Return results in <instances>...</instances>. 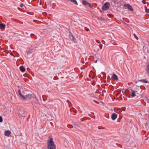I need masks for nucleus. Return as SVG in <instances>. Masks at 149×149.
Listing matches in <instances>:
<instances>
[{"label": "nucleus", "mask_w": 149, "mask_h": 149, "mask_svg": "<svg viewBox=\"0 0 149 149\" xmlns=\"http://www.w3.org/2000/svg\"><path fill=\"white\" fill-rule=\"evenodd\" d=\"M48 149H56V145L53 140H49L48 142Z\"/></svg>", "instance_id": "nucleus-1"}, {"label": "nucleus", "mask_w": 149, "mask_h": 149, "mask_svg": "<svg viewBox=\"0 0 149 149\" xmlns=\"http://www.w3.org/2000/svg\"><path fill=\"white\" fill-rule=\"evenodd\" d=\"M110 6V4L109 2H106L102 7V9L103 10H106L109 8Z\"/></svg>", "instance_id": "nucleus-2"}, {"label": "nucleus", "mask_w": 149, "mask_h": 149, "mask_svg": "<svg viewBox=\"0 0 149 149\" xmlns=\"http://www.w3.org/2000/svg\"><path fill=\"white\" fill-rule=\"evenodd\" d=\"M124 7L127 8V9L130 11H133V8L131 5L129 4H124Z\"/></svg>", "instance_id": "nucleus-3"}, {"label": "nucleus", "mask_w": 149, "mask_h": 149, "mask_svg": "<svg viewBox=\"0 0 149 149\" xmlns=\"http://www.w3.org/2000/svg\"><path fill=\"white\" fill-rule=\"evenodd\" d=\"M117 117V115L115 113H113L111 116V119L113 120H115Z\"/></svg>", "instance_id": "nucleus-4"}, {"label": "nucleus", "mask_w": 149, "mask_h": 149, "mask_svg": "<svg viewBox=\"0 0 149 149\" xmlns=\"http://www.w3.org/2000/svg\"><path fill=\"white\" fill-rule=\"evenodd\" d=\"M18 93L19 95H20V96L22 97V99L23 100H25L26 99V97H25V96L24 95H23L22 94L21 92V91L19 89L18 90Z\"/></svg>", "instance_id": "nucleus-5"}, {"label": "nucleus", "mask_w": 149, "mask_h": 149, "mask_svg": "<svg viewBox=\"0 0 149 149\" xmlns=\"http://www.w3.org/2000/svg\"><path fill=\"white\" fill-rule=\"evenodd\" d=\"M131 96L132 97H134L136 96L135 94V92L134 91H132L131 93Z\"/></svg>", "instance_id": "nucleus-6"}, {"label": "nucleus", "mask_w": 149, "mask_h": 149, "mask_svg": "<svg viewBox=\"0 0 149 149\" xmlns=\"http://www.w3.org/2000/svg\"><path fill=\"white\" fill-rule=\"evenodd\" d=\"M71 39L74 41L75 42H77V40L74 37L73 34L71 35V36L70 37Z\"/></svg>", "instance_id": "nucleus-7"}, {"label": "nucleus", "mask_w": 149, "mask_h": 149, "mask_svg": "<svg viewBox=\"0 0 149 149\" xmlns=\"http://www.w3.org/2000/svg\"><path fill=\"white\" fill-rule=\"evenodd\" d=\"M19 69L22 72H24L25 70V69L23 66H21L19 67Z\"/></svg>", "instance_id": "nucleus-8"}, {"label": "nucleus", "mask_w": 149, "mask_h": 149, "mask_svg": "<svg viewBox=\"0 0 149 149\" xmlns=\"http://www.w3.org/2000/svg\"><path fill=\"white\" fill-rule=\"evenodd\" d=\"M5 25L3 23L0 24V29H3L5 28Z\"/></svg>", "instance_id": "nucleus-9"}, {"label": "nucleus", "mask_w": 149, "mask_h": 149, "mask_svg": "<svg viewBox=\"0 0 149 149\" xmlns=\"http://www.w3.org/2000/svg\"><path fill=\"white\" fill-rule=\"evenodd\" d=\"M112 77L115 80H117L118 79V78L117 76L115 74H113Z\"/></svg>", "instance_id": "nucleus-10"}, {"label": "nucleus", "mask_w": 149, "mask_h": 149, "mask_svg": "<svg viewBox=\"0 0 149 149\" xmlns=\"http://www.w3.org/2000/svg\"><path fill=\"white\" fill-rule=\"evenodd\" d=\"M4 134L6 136H9V130H8V131H6L5 132Z\"/></svg>", "instance_id": "nucleus-11"}, {"label": "nucleus", "mask_w": 149, "mask_h": 149, "mask_svg": "<svg viewBox=\"0 0 149 149\" xmlns=\"http://www.w3.org/2000/svg\"><path fill=\"white\" fill-rule=\"evenodd\" d=\"M82 3L85 5H88V3L85 0H83L82 1Z\"/></svg>", "instance_id": "nucleus-12"}, {"label": "nucleus", "mask_w": 149, "mask_h": 149, "mask_svg": "<svg viewBox=\"0 0 149 149\" xmlns=\"http://www.w3.org/2000/svg\"><path fill=\"white\" fill-rule=\"evenodd\" d=\"M139 81H142L146 83H148V81L146 79H140L139 80Z\"/></svg>", "instance_id": "nucleus-13"}, {"label": "nucleus", "mask_w": 149, "mask_h": 149, "mask_svg": "<svg viewBox=\"0 0 149 149\" xmlns=\"http://www.w3.org/2000/svg\"><path fill=\"white\" fill-rule=\"evenodd\" d=\"M88 6L90 7L91 8H93V6L90 3H88Z\"/></svg>", "instance_id": "nucleus-14"}, {"label": "nucleus", "mask_w": 149, "mask_h": 149, "mask_svg": "<svg viewBox=\"0 0 149 149\" xmlns=\"http://www.w3.org/2000/svg\"><path fill=\"white\" fill-rule=\"evenodd\" d=\"M145 11L147 13H149V8L146 9H145Z\"/></svg>", "instance_id": "nucleus-15"}, {"label": "nucleus", "mask_w": 149, "mask_h": 149, "mask_svg": "<svg viewBox=\"0 0 149 149\" xmlns=\"http://www.w3.org/2000/svg\"><path fill=\"white\" fill-rule=\"evenodd\" d=\"M148 69L147 70V72L149 74V65L147 66Z\"/></svg>", "instance_id": "nucleus-16"}, {"label": "nucleus", "mask_w": 149, "mask_h": 149, "mask_svg": "<svg viewBox=\"0 0 149 149\" xmlns=\"http://www.w3.org/2000/svg\"><path fill=\"white\" fill-rule=\"evenodd\" d=\"M2 121H3L2 118L1 116H0V122H2Z\"/></svg>", "instance_id": "nucleus-17"}, {"label": "nucleus", "mask_w": 149, "mask_h": 149, "mask_svg": "<svg viewBox=\"0 0 149 149\" xmlns=\"http://www.w3.org/2000/svg\"><path fill=\"white\" fill-rule=\"evenodd\" d=\"M20 112H19V113H21L23 115L22 116H23V117L25 116V115L24 114V113H22L21 112V111H20Z\"/></svg>", "instance_id": "nucleus-18"}, {"label": "nucleus", "mask_w": 149, "mask_h": 149, "mask_svg": "<svg viewBox=\"0 0 149 149\" xmlns=\"http://www.w3.org/2000/svg\"><path fill=\"white\" fill-rule=\"evenodd\" d=\"M53 138L52 136H50L49 137V139L48 140H53Z\"/></svg>", "instance_id": "nucleus-19"}, {"label": "nucleus", "mask_w": 149, "mask_h": 149, "mask_svg": "<svg viewBox=\"0 0 149 149\" xmlns=\"http://www.w3.org/2000/svg\"><path fill=\"white\" fill-rule=\"evenodd\" d=\"M10 55L13 56L14 57H15V56L13 54H11V53H10Z\"/></svg>", "instance_id": "nucleus-20"}, {"label": "nucleus", "mask_w": 149, "mask_h": 149, "mask_svg": "<svg viewBox=\"0 0 149 149\" xmlns=\"http://www.w3.org/2000/svg\"><path fill=\"white\" fill-rule=\"evenodd\" d=\"M32 53V52L31 51H28L27 52V54H30Z\"/></svg>", "instance_id": "nucleus-21"}, {"label": "nucleus", "mask_w": 149, "mask_h": 149, "mask_svg": "<svg viewBox=\"0 0 149 149\" xmlns=\"http://www.w3.org/2000/svg\"><path fill=\"white\" fill-rule=\"evenodd\" d=\"M24 6L23 4L22 3H21L20 4V6L21 7H22Z\"/></svg>", "instance_id": "nucleus-22"}, {"label": "nucleus", "mask_w": 149, "mask_h": 149, "mask_svg": "<svg viewBox=\"0 0 149 149\" xmlns=\"http://www.w3.org/2000/svg\"><path fill=\"white\" fill-rule=\"evenodd\" d=\"M97 42L98 43H100V41L98 40H96Z\"/></svg>", "instance_id": "nucleus-23"}, {"label": "nucleus", "mask_w": 149, "mask_h": 149, "mask_svg": "<svg viewBox=\"0 0 149 149\" xmlns=\"http://www.w3.org/2000/svg\"><path fill=\"white\" fill-rule=\"evenodd\" d=\"M101 46L100 47V48L101 49H102V44H101Z\"/></svg>", "instance_id": "nucleus-24"}, {"label": "nucleus", "mask_w": 149, "mask_h": 149, "mask_svg": "<svg viewBox=\"0 0 149 149\" xmlns=\"http://www.w3.org/2000/svg\"><path fill=\"white\" fill-rule=\"evenodd\" d=\"M133 35H134V37H136V35L134 33Z\"/></svg>", "instance_id": "nucleus-25"}, {"label": "nucleus", "mask_w": 149, "mask_h": 149, "mask_svg": "<svg viewBox=\"0 0 149 149\" xmlns=\"http://www.w3.org/2000/svg\"><path fill=\"white\" fill-rule=\"evenodd\" d=\"M136 39H137V40L138 39V37L136 36V37H135Z\"/></svg>", "instance_id": "nucleus-26"}, {"label": "nucleus", "mask_w": 149, "mask_h": 149, "mask_svg": "<svg viewBox=\"0 0 149 149\" xmlns=\"http://www.w3.org/2000/svg\"><path fill=\"white\" fill-rule=\"evenodd\" d=\"M10 134H11V132L10 131Z\"/></svg>", "instance_id": "nucleus-27"}, {"label": "nucleus", "mask_w": 149, "mask_h": 149, "mask_svg": "<svg viewBox=\"0 0 149 149\" xmlns=\"http://www.w3.org/2000/svg\"><path fill=\"white\" fill-rule=\"evenodd\" d=\"M29 95H28L26 97H27L28 96H29Z\"/></svg>", "instance_id": "nucleus-28"}, {"label": "nucleus", "mask_w": 149, "mask_h": 149, "mask_svg": "<svg viewBox=\"0 0 149 149\" xmlns=\"http://www.w3.org/2000/svg\"><path fill=\"white\" fill-rule=\"evenodd\" d=\"M13 132L14 133V132L13 131Z\"/></svg>", "instance_id": "nucleus-29"}, {"label": "nucleus", "mask_w": 149, "mask_h": 149, "mask_svg": "<svg viewBox=\"0 0 149 149\" xmlns=\"http://www.w3.org/2000/svg\"><path fill=\"white\" fill-rule=\"evenodd\" d=\"M68 100H67V102H68Z\"/></svg>", "instance_id": "nucleus-30"}, {"label": "nucleus", "mask_w": 149, "mask_h": 149, "mask_svg": "<svg viewBox=\"0 0 149 149\" xmlns=\"http://www.w3.org/2000/svg\"><path fill=\"white\" fill-rule=\"evenodd\" d=\"M104 42L105 43V42L103 40Z\"/></svg>", "instance_id": "nucleus-31"}]
</instances>
